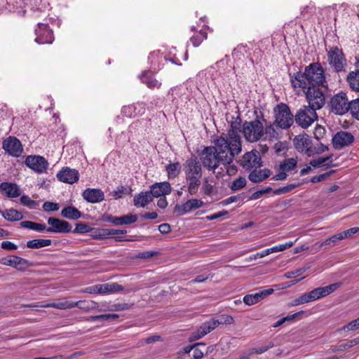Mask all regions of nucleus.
Wrapping results in <instances>:
<instances>
[{"label":"nucleus","instance_id":"nucleus-1","mask_svg":"<svg viewBox=\"0 0 359 359\" xmlns=\"http://www.w3.org/2000/svg\"><path fill=\"white\" fill-rule=\"evenodd\" d=\"M291 86L294 90L306 86H321L325 89L328 84L326 79L325 69L320 62H313L304 67V72L297 71L289 74Z\"/></svg>","mask_w":359,"mask_h":359},{"label":"nucleus","instance_id":"nucleus-2","mask_svg":"<svg viewBox=\"0 0 359 359\" xmlns=\"http://www.w3.org/2000/svg\"><path fill=\"white\" fill-rule=\"evenodd\" d=\"M215 149L220 161L224 163H233L234 157L242 151V142L230 139L225 133L217 137L215 142Z\"/></svg>","mask_w":359,"mask_h":359},{"label":"nucleus","instance_id":"nucleus-3","mask_svg":"<svg viewBox=\"0 0 359 359\" xmlns=\"http://www.w3.org/2000/svg\"><path fill=\"white\" fill-rule=\"evenodd\" d=\"M183 171L188 182L189 193L191 195L196 194L201 184L200 179L203 175L201 162L198 161L196 156L187 159L183 164Z\"/></svg>","mask_w":359,"mask_h":359},{"label":"nucleus","instance_id":"nucleus-4","mask_svg":"<svg viewBox=\"0 0 359 359\" xmlns=\"http://www.w3.org/2000/svg\"><path fill=\"white\" fill-rule=\"evenodd\" d=\"M261 119L264 122L266 121L262 114L260 116H257L253 121H246L243 123L242 133L246 141L255 142L264 138V125Z\"/></svg>","mask_w":359,"mask_h":359},{"label":"nucleus","instance_id":"nucleus-5","mask_svg":"<svg viewBox=\"0 0 359 359\" xmlns=\"http://www.w3.org/2000/svg\"><path fill=\"white\" fill-rule=\"evenodd\" d=\"M29 228L37 232H47L50 233H65L69 232L84 233L90 232L93 230L91 226H23Z\"/></svg>","mask_w":359,"mask_h":359},{"label":"nucleus","instance_id":"nucleus-6","mask_svg":"<svg viewBox=\"0 0 359 359\" xmlns=\"http://www.w3.org/2000/svg\"><path fill=\"white\" fill-rule=\"evenodd\" d=\"M321 86H306L305 88H298L297 90H301L306 96L309 106L319 110L322 109L325 104V95L320 88Z\"/></svg>","mask_w":359,"mask_h":359},{"label":"nucleus","instance_id":"nucleus-7","mask_svg":"<svg viewBox=\"0 0 359 359\" xmlns=\"http://www.w3.org/2000/svg\"><path fill=\"white\" fill-rule=\"evenodd\" d=\"M327 62L336 73L345 72L347 67V60L341 48L333 46L327 51Z\"/></svg>","mask_w":359,"mask_h":359},{"label":"nucleus","instance_id":"nucleus-8","mask_svg":"<svg viewBox=\"0 0 359 359\" xmlns=\"http://www.w3.org/2000/svg\"><path fill=\"white\" fill-rule=\"evenodd\" d=\"M274 123H276L278 128L288 129L292 126L294 116H293L290 107L287 104L284 103L278 104L274 108Z\"/></svg>","mask_w":359,"mask_h":359},{"label":"nucleus","instance_id":"nucleus-9","mask_svg":"<svg viewBox=\"0 0 359 359\" xmlns=\"http://www.w3.org/2000/svg\"><path fill=\"white\" fill-rule=\"evenodd\" d=\"M329 106L331 112L342 116L349 111L351 100H349L346 93L340 91L331 97Z\"/></svg>","mask_w":359,"mask_h":359},{"label":"nucleus","instance_id":"nucleus-10","mask_svg":"<svg viewBox=\"0 0 359 359\" xmlns=\"http://www.w3.org/2000/svg\"><path fill=\"white\" fill-rule=\"evenodd\" d=\"M201 164L210 171H215L219 165L224 163L220 161L219 156L217 155V150L214 146L205 147L200 155Z\"/></svg>","mask_w":359,"mask_h":359},{"label":"nucleus","instance_id":"nucleus-11","mask_svg":"<svg viewBox=\"0 0 359 359\" xmlns=\"http://www.w3.org/2000/svg\"><path fill=\"white\" fill-rule=\"evenodd\" d=\"M296 123L302 128H308L311 124L318 120L316 109L309 105L302 106L294 115Z\"/></svg>","mask_w":359,"mask_h":359},{"label":"nucleus","instance_id":"nucleus-12","mask_svg":"<svg viewBox=\"0 0 359 359\" xmlns=\"http://www.w3.org/2000/svg\"><path fill=\"white\" fill-rule=\"evenodd\" d=\"M238 163L239 165L247 171H252L257 170L262 165V158L256 149L246 152L240 159Z\"/></svg>","mask_w":359,"mask_h":359},{"label":"nucleus","instance_id":"nucleus-13","mask_svg":"<svg viewBox=\"0 0 359 359\" xmlns=\"http://www.w3.org/2000/svg\"><path fill=\"white\" fill-rule=\"evenodd\" d=\"M294 147L300 152L311 156L315 153L311 137L306 133L297 135L294 140Z\"/></svg>","mask_w":359,"mask_h":359},{"label":"nucleus","instance_id":"nucleus-14","mask_svg":"<svg viewBox=\"0 0 359 359\" xmlns=\"http://www.w3.org/2000/svg\"><path fill=\"white\" fill-rule=\"evenodd\" d=\"M35 34V41L39 44H50L54 41L53 30L48 24L38 23Z\"/></svg>","mask_w":359,"mask_h":359},{"label":"nucleus","instance_id":"nucleus-15","mask_svg":"<svg viewBox=\"0 0 359 359\" xmlns=\"http://www.w3.org/2000/svg\"><path fill=\"white\" fill-rule=\"evenodd\" d=\"M25 164L39 174L46 172L48 165L46 158L41 156H28L25 159Z\"/></svg>","mask_w":359,"mask_h":359},{"label":"nucleus","instance_id":"nucleus-16","mask_svg":"<svg viewBox=\"0 0 359 359\" xmlns=\"http://www.w3.org/2000/svg\"><path fill=\"white\" fill-rule=\"evenodd\" d=\"M219 325V320L215 318H211L210 320L205 321L200 326V327L196 332H194L191 334L189 338V341H192L202 338L207 334L212 332Z\"/></svg>","mask_w":359,"mask_h":359},{"label":"nucleus","instance_id":"nucleus-17","mask_svg":"<svg viewBox=\"0 0 359 359\" xmlns=\"http://www.w3.org/2000/svg\"><path fill=\"white\" fill-rule=\"evenodd\" d=\"M2 147L7 153L15 157L21 156L23 151L20 141L15 137L12 136L3 142Z\"/></svg>","mask_w":359,"mask_h":359},{"label":"nucleus","instance_id":"nucleus-18","mask_svg":"<svg viewBox=\"0 0 359 359\" xmlns=\"http://www.w3.org/2000/svg\"><path fill=\"white\" fill-rule=\"evenodd\" d=\"M354 140L353 135L346 131L337 132L332 137V145L335 149H341L350 145Z\"/></svg>","mask_w":359,"mask_h":359},{"label":"nucleus","instance_id":"nucleus-19","mask_svg":"<svg viewBox=\"0 0 359 359\" xmlns=\"http://www.w3.org/2000/svg\"><path fill=\"white\" fill-rule=\"evenodd\" d=\"M137 219V215L134 214H128L121 217L104 214L102 217V220L104 222H109L111 224H131L136 222Z\"/></svg>","mask_w":359,"mask_h":359},{"label":"nucleus","instance_id":"nucleus-20","mask_svg":"<svg viewBox=\"0 0 359 359\" xmlns=\"http://www.w3.org/2000/svg\"><path fill=\"white\" fill-rule=\"evenodd\" d=\"M60 182L67 184H74L79 179V171L69 167H63L56 175Z\"/></svg>","mask_w":359,"mask_h":359},{"label":"nucleus","instance_id":"nucleus-21","mask_svg":"<svg viewBox=\"0 0 359 359\" xmlns=\"http://www.w3.org/2000/svg\"><path fill=\"white\" fill-rule=\"evenodd\" d=\"M339 283H333L325 287H317L310 291L308 293L309 294L311 301L313 302L327 296L336 290L339 287Z\"/></svg>","mask_w":359,"mask_h":359},{"label":"nucleus","instance_id":"nucleus-22","mask_svg":"<svg viewBox=\"0 0 359 359\" xmlns=\"http://www.w3.org/2000/svg\"><path fill=\"white\" fill-rule=\"evenodd\" d=\"M172 188L170 184L168 182H157L152 184L150 187L149 192L152 196V198L154 197L158 198L161 196H165L171 193Z\"/></svg>","mask_w":359,"mask_h":359},{"label":"nucleus","instance_id":"nucleus-23","mask_svg":"<svg viewBox=\"0 0 359 359\" xmlns=\"http://www.w3.org/2000/svg\"><path fill=\"white\" fill-rule=\"evenodd\" d=\"M141 82L145 84L149 89L160 88L161 83L158 81L154 72L150 70H144L140 76Z\"/></svg>","mask_w":359,"mask_h":359},{"label":"nucleus","instance_id":"nucleus-24","mask_svg":"<svg viewBox=\"0 0 359 359\" xmlns=\"http://www.w3.org/2000/svg\"><path fill=\"white\" fill-rule=\"evenodd\" d=\"M82 196L91 203H100L104 199V192L100 189L88 188L83 191Z\"/></svg>","mask_w":359,"mask_h":359},{"label":"nucleus","instance_id":"nucleus-25","mask_svg":"<svg viewBox=\"0 0 359 359\" xmlns=\"http://www.w3.org/2000/svg\"><path fill=\"white\" fill-rule=\"evenodd\" d=\"M144 111L145 108L143 103H137L123 106L121 109V114L123 116L128 118H133L142 115Z\"/></svg>","mask_w":359,"mask_h":359},{"label":"nucleus","instance_id":"nucleus-26","mask_svg":"<svg viewBox=\"0 0 359 359\" xmlns=\"http://www.w3.org/2000/svg\"><path fill=\"white\" fill-rule=\"evenodd\" d=\"M0 191L8 198H16L21 194L20 189L16 184L7 182L0 184Z\"/></svg>","mask_w":359,"mask_h":359},{"label":"nucleus","instance_id":"nucleus-27","mask_svg":"<svg viewBox=\"0 0 359 359\" xmlns=\"http://www.w3.org/2000/svg\"><path fill=\"white\" fill-rule=\"evenodd\" d=\"M273 292V290L269 288L267 290L260 291L259 292H256L255 294H247L243 297V302L248 306H251L255 304H257V302L264 299L266 297L272 294Z\"/></svg>","mask_w":359,"mask_h":359},{"label":"nucleus","instance_id":"nucleus-28","mask_svg":"<svg viewBox=\"0 0 359 359\" xmlns=\"http://www.w3.org/2000/svg\"><path fill=\"white\" fill-rule=\"evenodd\" d=\"M208 27H205L199 31L196 30L193 26L191 27V30L194 32V34L190 38V42L194 47H198L202 42L208 38Z\"/></svg>","mask_w":359,"mask_h":359},{"label":"nucleus","instance_id":"nucleus-29","mask_svg":"<svg viewBox=\"0 0 359 359\" xmlns=\"http://www.w3.org/2000/svg\"><path fill=\"white\" fill-rule=\"evenodd\" d=\"M241 119L239 116L236 117L233 121H231L230 128L228 130L225 135H227L230 139H235L241 141L239 133H242L241 130Z\"/></svg>","mask_w":359,"mask_h":359},{"label":"nucleus","instance_id":"nucleus-30","mask_svg":"<svg viewBox=\"0 0 359 359\" xmlns=\"http://www.w3.org/2000/svg\"><path fill=\"white\" fill-rule=\"evenodd\" d=\"M153 201L149 191H142L135 195L133 198L134 205L137 208H144Z\"/></svg>","mask_w":359,"mask_h":359},{"label":"nucleus","instance_id":"nucleus-31","mask_svg":"<svg viewBox=\"0 0 359 359\" xmlns=\"http://www.w3.org/2000/svg\"><path fill=\"white\" fill-rule=\"evenodd\" d=\"M82 303L81 301L78 302H71L66 299L60 300L57 302H53L47 304L43 307H51L60 310H65L68 309L74 308L76 306H80V304Z\"/></svg>","mask_w":359,"mask_h":359},{"label":"nucleus","instance_id":"nucleus-32","mask_svg":"<svg viewBox=\"0 0 359 359\" xmlns=\"http://www.w3.org/2000/svg\"><path fill=\"white\" fill-rule=\"evenodd\" d=\"M270 175V170L268 169L260 170L257 171V170H253L248 175V179L250 181L254 183H257L262 182L266 180Z\"/></svg>","mask_w":359,"mask_h":359},{"label":"nucleus","instance_id":"nucleus-33","mask_svg":"<svg viewBox=\"0 0 359 359\" xmlns=\"http://www.w3.org/2000/svg\"><path fill=\"white\" fill-rule=\"evenodd\" d=\"M346 81L350 88L355 92H359V71L355 69L348 73Z\"/></svg>","mask_w":359,"mask_h":359},{"label":"nucleus","instance_id":"nucleus-34","mask_svg":"<svg viewBox=\"0 0 359 359\" xmlns=\"http://www.w3.org/2000/svg\"><path fill=\"white\" fill-rule=\"evenodd\" d=\"M61 215L69 219H77L81 217V212L74 206H67L62 209Z\"/></svg>","mask_w":359,"mask_h":359},{"label":"nucleus","instance_id":"nucleus-35","mask_svg":"<svg viewBox=\"0 0 359 359\" xmlns=\"http://www.w3.org/2000/svg\"><path fill=\"white\" fill-rule=\"evenodd\" d=\"M2 216L8 222H17L23 218V215L13 208L1 212Z\"/></svg>","mask_w":359,"mask_h":359},{"label":"nucleus","instance_id":"nucleus-36","mask_svg":"<svg viewBox=\"0 0 359 359\" xmlns=\"http://www.w3.org/2000/svg\"><path fill=\"white\" fill-rule=\"evenodd\" d=\"M202 205L203 202L201 200L192 198L183 203L180 210L182 213H187L192 210L200 208Z\"/></svg>","mask_w":359,"mask_h":359},{"label":"nucleus","instance_id":"nucleus-37","mask_svg":"<svg viewBox=\"0 0 359 359\" xmlns=\"http://www.w3.org/2000/svg\"><path fill=\"white\" fill-rule=\"evenodd\" d=\"M181 165L179 162L171 163L166 165L165 170L169 179L176 178L180 173Z\"/></svg>","mask_w":359,"mask_h":359},{"label":"nucleus","instance_id":"nucleus-38","mask_svg":"<svg viewBox=\"0 0 359 359\" xmlns=\"http://www.w3.org/2000/svg\"><path fill=\"white\" fill-rule=\"evenodd\" d=\"M50 239H34L27 241V247L32 249H39L41 248L49 246L51 245Z\"/></svg>","mask_w":359,"mask_h":359},{"label":"nucleus","instance_id":"nucleus-39","mask_svg":"<svg viewBox=\"0 0 359 359\" xmlns=\"http://www.w3.org/2000/svg\"><path fill=\"white\" fill-rule=\"evenodd\" d=\"M101 286L102 294L118 292L123 290V286L117 283H104Z\"/></svg>","mask_w":359,"mask_h":359},{"label":"nucleus","instance_id":"nucleus-40","mask_svg":"<svg viewBox=\"0 0 359 359\" xmlns=\"http://www.w3.org/2000/svg\"><path fill=\"white\" fill-rule=\"evenodd\" d=\"M316 13V7L314 4L310 3L309 5L305 6L300 13V17L304 20H309Z\"/></svg>","mask_w":359,"mask_h":359},{"label":"nucleus","instance_id":"nucleus-41","mask_svg":"<svg viewBox=\"0 0 359 359\" xmlns=\"http://www.w3.org/2000/svg\"><path fill=\"white\" fill-rule=\"evenodd\" d=\"M297 165V161L294 158H285L280 164V170L290 172L294 170Z\"/></svg>","mask_w":359,"mask_h":359},{"label":"nucleus","instance_id":"nucleus-42","mask_svg":"<svg viewBox=\"0 0 359 359\" xmlns=\"http://www.w3.org/2000/svg\"><path fill=\"white\" fill-rule=\"evenodd\" d=\"M119 316L116 313H107L98 316H93L88 318L87 320L90 322L95 321H104V320H114L118 318Z\"/></svg>","mask_w":359,"mask_h":359},{"label":"nucleus","instance_id":"nucleus-43","mask_svg":"<svg viewBox=\"0 0 359 359\" xmlns=\"http://www.w3.org/2000/svg\"><path fill=\"white\" fill-rule=\"evenodd\" d=\"M97 233L95 234L94 236L97 238H106L110 235L118 234V233H126V230H109V229H98Z\"/></svg>","mask_w":359,"mask_h":359},{"label":"nucleus","instance_id":"nucleus-44","mask_svg":"<svg viewBox=\"0 0 359 359\" xmlns=\"http://www.w3.org/2000/svg\"><path fill=\"white\" fill-rule=\"evenodd\" d=\"M20 201L22 205L29 209H37L39 206L38 201L31 199L27 195H22Z\"/></svg>","mask_w":359,"mask_h":359},{"label":"nucleus","instance_id":"nucleus-45","mask_svg":"<svg viewBox=\"0 0 359 359\" xmlns=\"http://www.w3.org/2000/svg\"><path fill=\"white\" fill-rule=\"evenodd\" d=\"M275 123H269L264 126V135H267L270 140L277 139L278 133L276 131V128L274 126Z\"/></svg>","mask_w":359,"mask_h":359},{"label":"nucleus","instance_id":"nucleus-46","mask_svg":"<svg viewBox=\"0 0 359 359\" xmlns=\"http://www.w3.org/2000/svg\"><path fill=\"white\" fill-rule=\"evenodd\" d=\"M130 188L124 187V186H120L116 188V189L114 190L112 192H111V195L115 198L118 199L122 198L124 195L129 194L130 193Z\"/></svg>","mask_w":359,"mask_h":359},{"label":"nucleus","instance_id":"nucleus-47","mask_svg":"<svg viewBox=\"0 0 359 359\" xmlns=\"http://www.w3.org/2000/svg\"><path fill=\"white\" fill-rule=\"evenodd\" d=\"M130 308V305L127 303H117L111 305H109L106 309H102L103 311H121L128 310Z\"/></svg>","mask_w":359,"mask_h":359},{"label":"nucleus","instance_id":"nucleus-48","mask_svg":"<svg viewBox=\"0 0 359 359\" xmlns=\"http://www.w3.org/2000/svg\"><path fill=\"white\" fill-rule=\"evenodd\" d=\"M311 302V301L309 293L308 292L304 293L302 295H300L299 297H298L297 298L294 299L292 301L291 306H298V305H301V304H307Z\"/></svg>","mask_w":359,"mask_h":359},{"label":"nucleus","instance_id":"nucleus-49","mask_svg":"<svg viewBox=\"0 0 359 359\" xmlns=\"http://www.w3.org/2000/svg\"><path fill=\"white\" fill-rule=\"evenodd\" d=\"M273 346L274 343L271 341L266 345H263L259 347L253 348L249 353H251V355L254 353L262 354L266 352L269 349L273 348Z\"/></svg>","mask_w":359,"mask_h":359},{"label":"nucleus","instance_id":"nucleus-50","mask_svg":"<svg viewBox=\"0 0 359 359\" xmlns=\"http://www.w3.org/2000/svg\"><path fill=\"white\" fill-rule=\"evenodd\" d=\"M246 185V180L245 177H239L238 178H237L236 180H235L231 186V189L233 190V191H238V190H240L241 189H243V187H245Z\"/></svg>","mask_w":359,"mask_h":359},{"label":"nucleus","instance_id":"nucleus-51","mask_svg":"<svg viewBox=\"0 0 359 359\" xmlns=\"http://www.w3.org/2000/svg\"><path fill=\"white\" fill-rule=\"evenodd\" d=\"M359 344V337L347 341L346 344H341L337 348L333 350L334 352L344 351Z\"/></svg>","mask_w":359,"mask_h":359},{"label":"nucleus","instance_id":"nucleus-52","mask_svg":"<svg viewBox=\"0 0 359 359\" xmlns=\"http://www.w3.org/2000/svg\"><path fill=\"white\" fill-rule=\"evenodd\" d=\"M177 226H152L154 227L153 231H158L162 234H167V233H172L171 236H174L175 235H172V231L174 228H176Z\"/></svg>","mask_w":359,"mask_h":359},{"label":"nucleus","instance_id":"nucleus-53","mask_svg":"<svg viewBox=\"0 0 359 359\" xmlns=\"http://www.w3.org/2000/svg\"><path fill=\"white\" fill-rule=\"evenodd\" d=\"M18 256L15 255H10L1 257L0 259V264L5 266H10L14 268L17 260L15 258H18Z\"/></svg>","mask_w":359,"mask_h":359},{"label":"nucleus","instance_id":"nucleus-54","mask_svg":"<svg viewBox=\"0 0 359 359\" xmlns=\"http://www.w3.org/2000/svg\"><path fill=\"white\" fill-rule=\"evenodd\" d=\"M334 172H335L334 170H330V171L326 172L323 174L313 176L311 178L310 181H311V182L314 183V184L325 181Z\"/></svg>","mask_w":359,"mask_h":359},{"label":"nucleus","instance_id":"nucleus-55","mask_svg":"<svg viewBox=\"0 0 359 359\" xmlns=\"http://www.w3.org/2000/svg\"><path fill=\"white\" fill-rule=\"evenodd\" d=\"M299 184H290L283 187H279L273 191V194L276 195L285 194L299 187Z\"/></svg>","mask_w":359,"mask_h":359},{"label":"nucleus","instance_id":"nucleus-56","mask_svg":"<svg viewBox=\"0 0 359 359\" xmlns=\"http://www.w3.org/2000/svg\"><path fill=\"white\" fill-rule=\"evenodd\" d=\"M81 302L82 303L80 304V306H78L80 309H85L86 311H88L90 309H96L98 311H103L102 309H99L98 304L93 301L86 303L83 301Z\"/></svg>","mask_w":359,"mask_h":359},{"label":"nucleus","instance_id":"nucleus-57","mask_svg":"<svg viewBox=\"0 0 359 359\" xmlns=\"http://www.w3.org/2000/svg\"><path fill=\"white\" fill-rule=\"evenodd\" d=\"M349 111L355 118L359 120V99L351 100V107Z\"/></svg>","mask_w":359,"mask_h":359},{"label":"nucleus","instance_id":"nucleus-58","mask_svg":"<svg viewBox=\"0 0 359 359\" xmlns=\"http://www.w3.org/2000/svg\"><path fill=\"white\" fill-rule=\"evenodd\" d=\"M309 267L299 268L294 271H287L285 273V276L287 278H298L301 276Z\"/></svg>","mask_w":359,"mask_h":359},{"label":"nucleus","instance_id":"nucleus-59","mask_svg":"<svg viewBox=\"0 0 359 359\" xmlns=\"http://www.w3.org/2000/svg\"><path fill=\"white\" fill-rule=\"evenodd\" d=\"M16 264L15 265V269L19 271H25L28 266L29 265V261L23 259L22 257H18V258H15Z\"/></svg>","mask_w":359,"mask_h":359},{"label":"nucleus","instance_id":"nucleus-60","mask_svg":"<svg viewBox=\"0 0 359 359\" xmlns=\"http://www.w3.org/2000/svg\"><path fill=\"white\" fill-rule=\"evenodd\" d=\"M43 209L46 212L57 211L60 209V205L57 203L46 201L43 204Z\"/></svg>","mask_w":359,"mask_h":359},{"label":"nucleus","instance_id":"nucleus-61","mask_svg":"<svg viewBox=\"0 0 359 359\" xmlns=\"http://www.w3.org/2000/svg\"><path fill=\"white\" fill-rule=\"evenodd\" d=\"M101 284L94 285L90 287H86L82 290V292L88 294H102V293Z\"/></svg>","mask_w":359,"mask_h":359},{"label":"nucleus","instance_id":"nucleus-62","mask_svg":"<svg viewBox=\"0 0 359 359\" xmlns=\"http://www.w3.org/2000/svg\"><path fill=\"white\" fill-rule=\"evenodd\" d=\"M359 328V318L344 325L340 330L344 331H351Z\"/></svg>","mask_w":359,"mask_h":359},{"label":"nucleus","instance_id":"nucleus-63","mask_svg":"<svg viewBox=\"0 0 359 359\" xmlns=\"http://www.w3.org/2000/svg\"><path fill=\"white\" fill-rule=\"evenodd\" d=\"M331 158V156H328L326 157H320L317 159H313L310 161L311 166L313 168H318L321 165L325 163L327 161Z\"/></svg>","mask_w":359,"mask_h":359},{"label":"nucleus","instance_id":"nucleus-64","mask_svg":"<svg viewBox=\"0 0 359 359\" xmlns=\"http://www.w3.org/2000/svg\"><path fill=\"white\" fill-rule=\"evenodd\" d=\"M342 239L344 238L341 233H339L326 239L324 243L327 245H334L339 241H341Z\"/></svg>","mask_w":359,"mask_h":359}]
</instances>
